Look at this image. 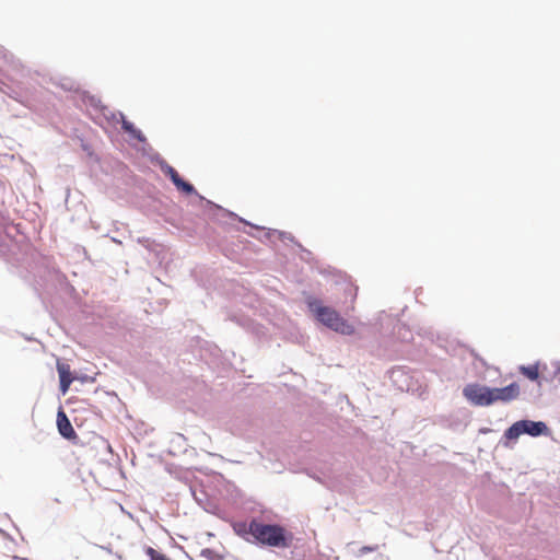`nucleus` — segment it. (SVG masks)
<instances>
[{"label": "nucleus", "mask_w": 560, "mask_h": 560, "mask_svg": "<svg viewBox=\"0 0 560 560\" xmlns=\"http://www.w3.org/2000/svg\"><path fill=\"white\" fill-rule=\"evenodd\" d=\"M248 533L261 545L277 548H288L292 535L280 525L262 524L253 520L248 525Z\"/></svg>", "instance_id": "obj_1"}, {"label": "nucleus", "mask_w": 560, "mask_h": 560, "mask_svg": "<svg viewBox=\"0 0 560 560\" xmlns=\"http://www.w3.org/2000/svg\"><path fill=\"white\" fill-rule=\"evenodd\" d=\"M308 307L317 320L336 332L342 335H352L354 332V327L351 324L341 317L336 310L324 306L319 300L308 301Z\"/></svg>", "instance_id": "obj_2"}, {"label": "nucleus", "mask_w": 560, "mask_h": 560, "mask_svg": "<svg viewBox=\"0 0 560 560\" xmlns=\"http://www.w3.org/2000/svg\"><path fill=\"white\" fill-rule=\"evenodd\" d=\"M464 397L475 406H490V387L477 383L467 384L463 389Z\"/></svg>", "instance_id": "obj_3"}, {"label": "nucleus", "mask_w": 560, "mask_h": 560, "mask_svg": "<svg viewBox=\"0 0 560 560\" xmlns=\"http://www.w3.org/2000/svg\"><path fill=\"white\" fill-rule=\"evenodd\" d=\"M521 393L520 385L517 383H511L510 385L502 388L490 387L491 405L495 402H510L518 398Z\"/></svg>", "instance_id": "obj_4"}, {"label": "nucleus", "mask_w": 560, "mask_h": 560, "mask_svg": "<svg viewBox=\"0 0 560 560\" xmlns=\"http://www.w3.org/2000/svg\"><path fill=\"white\" fill-rule=\"evenodd\" d=\"M162 171L166 176L170 177L178 190L185 192L186 195H191L195 192V187L191 184L185 182L173 166L165 164L162 166Z\"/></svg>", "instance_id": "obj_5"}, {"label": "nucleus", "mask_w": 560, "mask_h": 560, "mask_svg": "<svg viewBox=\"0 0 560 560\" xmlns=\"http://www.w3.org/2000/svg\"><path fill=\"white\" fill-rule=\"evenodd\" d=\"M57 428L59 433L67 440H74L78 438L70 420L62 410L57 413Z\"/></svg>", "instance_id": "obj_6"}, {"label": "nucleus", "mask_w": 560, "mask_h": 560, "mask_svg": "<svg viewBox=\"0 0 560 560\" xmlns=\"http://www.w3.org/2000/svg\"><path fill=\"white\" fill-rule=\"evenodd\" d=\"M57 371H58L59 380H60V389L65 394L69 389L71 383L73 382V377L71 376L70 365L58 362Z\"/></svg>", "instance_id": "obj_7"}, {"label": "nucleus", "mask_w": 560, "mask_h": 560, "mask_svg": "<svg viewBox=\"0 0 560 560\" xmlns=\"http://www.w3.org/2000/svg\"><path fill=\"white\" fill-rule=\"evenodd\" d=\"M522 425L523 433H527L532 436H538L547 430V425L541 421L522 420Z\"/></svg>", "instance_id": "obj_8"}, {"label": "nucleus", "mask_w": 560, "mask_h": 560, "mask_svg": "<svg viewBox=\"0 0 560 560\" xmlns=\"http://www.w3.org/2000/svg\"><path fill=\"white\" fill-rule=\"evenodd\" d=\"M518 371L522 375H524L530 381H536L539 377L538 364H533L528 366L522 365L520 366Z\"/></svg>", "instance_id": "obj_9"}, {"label": "nucleus", "mask_w": 560, "mask_h": 560, "mask_svg": "<svg viewBox=\"0 0 560 560\" xmlns=\"http://www.w3.org/2000/svg\"><path fill=\"white\" fill-rule=\"evenodd\" d=\"M522 420L513 423L504 433L505 438L509 440L517 439L523 433Z\"/></svg>", "instance_id": "obj_10"}, {"label": "nucleus", "mask_w": 560, "mask_h": 560, "mask_svg": "<svg viewBox=\"0 0 560 560\" xmlns=\"http://www.w3.org/2000/svg\"><path fill=\"white\" fill-rule=\"evenodd\" d=\"M121 127L125 131L141 140V132L137 130L130 121L122 119Z\"/></svg>", "instance_id": "obj_11"}, {"label": "nucleus", "mask_w": 560, "mask_h": 560, "mask_svg": "<svg viewBox=\"0 0 560 560\" xmlns=\"http://www.w3.org/2000/svg\"><path fill=\"white\" fill-rule=\"evenodd\" d=\"M145 553L149 556V558L151 560H168L167 557L164 553L155 550L152 547H148L145 549Z\"/></svg>", "instance_id": "obj_12"}, {"label": "nucleus", "mask_w": 560, "mask_h": 560, "mask_svg": "<svg viewBox=\"0 0 560 560\" xmlns=\"http://www.w3.org/2000/svg\"><path fill=\"white\" fill-rule=\"evenodd\" d=\"M209 552H210V550L206 549V550L202 551V555H206V553H209Z\"/></svg>", "instance_id": "obj_13"}, {"label": "nucleus", "mask_w": 560, "mask_h": 560, "mask_svg": "<svg viewBox=\"0 0 560 560\" xmlns=\"http://www.w3.org/2000/svg\"><path fill=\"white\" fill-rule=\"evenodd\" d=\"M558 371L560 372V366H559V370H558Z\"/></svg>", "instance_id": "obj_14"}]
</instances>
